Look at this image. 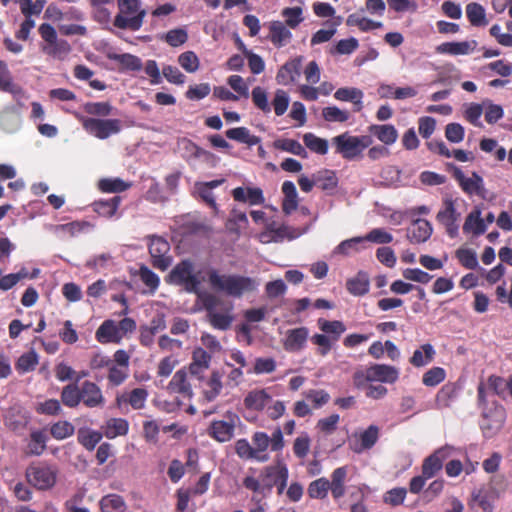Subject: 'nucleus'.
<instances>
[{
	"instance_id": "nucleus-1",
	"label": "nucleus",
	"mask_w": 512,
	"mask_h": 512,
	"mask_svg": "<svg viewBox=\"0 0 512 512\" xmlns=\"http://www.w3.org/2000/svg\"><path fill=\"white\" fill-rule=\"evenodd\" d=\"M207 275L214 290L233 298H241L246 293L254 292L260 285L257 279L238 274H220L216 269H210Z\"/></svg>"
},
{
	"instance_id": "nucleus-2",
	"label": "nucleus",
	"mask_w": 512,
	"mask_h": 512,
	"mask_svg": "<svg viewBox=\"0 0 512 512\" xmlns=\"http://www.w3.org/2000/svg\"><path fill=\"white\" fill-rule=\"evenodd\" d=\"M205 276L201 270H195L189 260L179 262L168 274L166 281L181 286L188 293H198Z\"/></svg>"
},
{
	"instance_id": "nucleus-3",
	"label": "nucleus",
	"mask_w": 512,
	"mask_h": 512,
	"mask_svg": "<svg viewBox=\"0 0 512 512\" xmlns=\"http://www.w3.org/2000/svg\"><path fill=\"white\" fill-rule=\"evenodd\" d=\"M118 13L113 25L122 30L138 31L146 15L140 0H117Z\"/></svg>"
},
{
	"instance_id": "nucleus-4",
	"label": "nucleus",
	"mask_w": 512,
	"mask_h": 512,
	"mask_svg": "<svg viewBox=\"0 0 512 512\" xmlns=\"http://www.w3.org/2000/svg\"><path fill=\"white\" fill-rule=\"evenodd\" d=\"M372 143L373 139L370 135L354 136L348 132L332 138L335 152L347 160H354L360 157L363 151Z\"/></svg>"
},
{
	"instance_id": "nucleus-5",
	"label": "nucleus",
	"mask_w": 512,
	"mask_h": 512,
	"mask_svg": "<svg viewBox=\"0 0 512 512\" xmlns=\"http://www.w3.org/2000/svg\"><path fill=\"white\" fill-rule=\"evenodd\" d=\"M462 204H464V200L446 195L443 197L441 208L436 215V220L444 226L450 238H456L459 234V221L462 216L460 206Z\"/></svg>"
},
{
	"instance_id": "nucleus-6",
	"label": "nucleus",
	"mask_w": 512,
	"mask_h": 512,
	"mask_svg": "<svg viewBox=\"0 0 512 512\" xmlns=\"http://www.w3.org/2000/svg\"><path fill=\"white\" fill-rule=\"evenodd\" d=\"M58 472L56 465L39 461L27 467L26 479L38 490H49L56 484Z\"/></svg>"
},
{
	"instance_id": "nucleus-7",
	"label": "nucleus",
	"mask_w": 512,
	"mask_h": 512,
	"mask_svg": "<svg viewBox=\"0 0 512 512\" xmlns=\"http://www.w3.org/2000/svg\"><path fill=\"white\" fill-rule=\"evenodd\" d=\"M240 423L241 419L235 412L227 411L222 419L211 421L207 434L219 443H226L234 437L235 429Z\"/></svg>"
},
{
	"instance_id": "nucleus-8",
	"label": "nucleus",
	"mask_w": 512,
	"mask_h": 512,
	"mask_svg": "<svg viewBox=\"0 0 512 512\" xmlns=\"http://www.w3.org/2000/svg\"><path fill=\"white\" fill-rule=\"evenodd\" d=\"M83 128L92 136L104 140L122 130V122L119 119H100L77 115Z\"/></svg>"
},
{
	"instance_id": "nucleus-9",
	"label": "nucleus",
	"mask_w": 512,
	"mask_h": 512,
	"mask_svg": "<svg viewBox=\"0 0 512 512\" xmlns=\"http://www.w3.org/2000/svg\"><path fill=\"white\" fill-rule=\"evenodd\" d=\"M170 244L163 237L152 236L149 243V253L155 268L165 271L172 264V256L169 254Z\"/></svg>"
},
{
	"instance_id": "nucleus-10",
	"label": "nucleus",
	"mask_w": 512,
	"mask_h": 512,
	"mask_svg": "<svg viewBox=\"0 0 512 512\" xmlns=\"http://www.w3.org/2000/svg\"><path fill=\"white\" fill-rule=\"evenodd\" d=\"M454 451L455 448L453 446L445 445L428 456L422 465V474L425 478L430 479L434 477L442 469L443 462L449 458Z\"/></svg>"
},
{
	"instance_id": "nucleus-11",
	"label": "nucleus",
	"mask_w": 512,
	"mask_h": 512,
	"mask_svg": "<svg viewBox=\"0 0 512 512\" xmlns=\"http://www.w3.org/2000/svg\"><path fill=\"white\" fill-rule=\"evenodd\" d=\"M498 494L493 487H480L471 493L469 506L471 509L479 507L483 512H493L494 502Z\"/></svg>"
},
{
	"instance_id": "nucleus-12",
	"label": "nucleus",
	"mask_w": 512,
	"mask_h": 512,
	"mask_svg": "<svg viewBox=\"0 0 512 512\" xmlns=\"http://www.w3.org/2000/svg\"><path fill=\"white\" fill-rule=\"evenodd\" d=\"M81 401L88 408L102 407L105 404L101 388L94 382L84 381L81 386Z\"/></svg>"
},
{
	"instance_id": "nucleus-13",
	"label": "nucleus",
	"mask_w": 512,
	"mask_h": 512,
	"mask_svg": "<svg viewBox=\"0 0 512 512\" xmlns=\"http://www.w3.org/2000/svg\"><path fill=\"white\" fill-rule=\"evenodd\" d=\"M287 473H289L287 465L280 460L273 465L264 467L260 472V478L265 490L270 492L281 477Z\"/></svg>"
},
{
	"instance_id": "nucleus-14",
	"label": "nucleus",
	"mask_w": 512,
	"mask_h": 512,
	"mask_svg": "<svg viewBox=\"0 0 512 512\" xmlns=\"http://www.w3.org/2000/svg\"><path fill=\"white\" fill-rule=\"evenodd\" d=\"M454 177L466 194L480 195L484 190L483 178L476 172L467 177L459 168H456Z\"/></svg>"
},
{
	"instance_id": "nucleus-15",
	"label": "nucleus",
	"mask_w": 512,
	"mask_h": 512,
	"mask_svg": "<svg viewBox=\"0 0 512 512\" xmlns=\"http://www.w3.org/2000/svg\"><path fill=\"white\" fill-rule=\"evenodd\" d=\"M371 382L395 383L399 378V370L386 364H373L368 367V376Z\"/></svg>"
},
{
	"instance_id": "nucleus-16",
	"label": "nucleus",
	"mask_w": 512,
	"mask_h": 512,
	"mask_svg": "<svg viewBox=\"0 0 512 512\" xmlns=\"http://www.w3.org/2000/svg\"><path fill=\"white\" fill-rule=\"evenodd\" d=\"M309 330L306 327L290 329L286 332L283 347L288 352H299L306 346Z\"/></svg>"
},
{
	"instance_id": "nucleus-17",
	"label": "nucleus",
	"mask_w": 512,
	"mask_h": 512,
	"mask_svg": "<svg viewBox=\"0 0 512 512\" xmlns=\"http://www.w3.org/2000/svg\"><path fill=\"white\" fill-rule=\"evenodd\" d=\"M149 393L145 388H135L116 396V404L119 408L129 404L134 410L143 409L146 405Z\"/></svg>"
},
{
	"instance_id": "nucleus-18",
	"label": "nucleus",
	"mask_w": 512,
	"mask_h": 512,
	"mask_svg": "<svg viewBox=\"0 0 512 512\" xmlns=\"http://www.w3.org/2000/svg\"><path fill=\"white\" fill-rule=\"evenodd\" d=\"M432 233V224L426 219L419 218L407 229V238L411 243L420 244L428 241Z\"/></svg>"
},
{
	"instance_id": "nucleus-19",
	"label": "nucleus",
	"mask_w": 512,
	"mask_h": 512,
	"mask_svg": "<svg viewBox=\"0 0 512 512\" xmlns=\"http://www.w3.org/2000/svg\"><path fill=\"white\" fill-rule=\"evenodd\" d=\"M268 29V39L275 47L282 48L291 42L293 37L292 32L282 21H271L268 25Z\"/></svg>"
},
{
	"instance_id": "nucleus-20",
	"label": "nucleus",
	"mask_w": 512,
	"mask_h": 512,
	"mask_svg": "<svg viewBox=\"0 0 512 512\" xmlns=\"http://www.w3.org/2000/svg\"><path fill=\"white\" fill-rule=\"evenodd\" d=\"M477 46L476 40L445 42L436 47V52L452 56L469 55L477 49Z\"/></svg>"
},
{
	"instance_id": "nucleus-21",
	"label": "nucleus",
	"mask_w": 512,
	"mask_h": 512,
	"mask_svg": "<svg viewBox=\"0 0 512 512\" xmlns=\"http://www.w3.org/2000/svg\"><path fill=\"white\" fill-rule=\"evenodd\" d=\"M303 57H296L286 62L277 72L276 80L281 85H288L296 81L301 74Z\"/></svg>"
},
{
	"instance_id": "nucleus-22",
	"label": "nucleus",
	"mask_w": 512,
	"mask_h": 512,
	"mask_svg": "<svg viewBox=\"0 0 512 512\" xmlns=\"http://www.w3.org/2000/svg\"><path fill=\"white\" fill-rule=\"evenodd\" d=\"M463 232L478 237L486 232V223L482 218V210L479 206H475L467 215L463 224Z\"/></svg>"
},
{
	"instance_id": "nucleus-23",
	"label": "nucleus",
	"mask_w": 512,
	"mask_h": 512,
	"mask_svg": "<svg viewBox=\"0 0 512 512\" xmlns=\"http://www.w3.org/2000/svg\"><path fill=\"white\" fill-rule=\"evenodd\" d=\"M232 196L238 202L250 205H260L265 201L263 191L258 187H237L233 189Z\"/></svg>"
},
{
	"instance_id": "nucleus-24",
	"label": "nucleus",
	"mask_w": 512,
	"mask_h": 512,
	"mask_svg": "<svg viewBox=\"0 0 512 512\" xmlns=\"http://www.w3.org/2000/svg\"><path fill=\"white\" fill-rule=\"evenodd\" d=\"M206 316H207V321L209 322V324L214 329H217L220 331L228 330L234 321V316H233L231 307L217 309L216 311H212V313H210L209 315H206Z\"/></svg>"
},
{
	"instance_id": "nucleus-25",
	"label": "nucleus",
	"mask_w": 512,
	"mask_h": 512,
	"mask_svg": "<svg viewBox=\"0 0 512 512\" xmlns=\"http://www.w3.org/2000/svg\"><path fill=\"white\" fill-rule=\"evenodd\" d=\"M363 97V91L356 87L339 88L334 93V98L336 100L351 102L354 105L355 112H360L363 109Z\"/></svg>"
},
{
	"instance_id": "nucleus-26",
	"label": "nucleus",
	"mask_w": 512,
	"mask_h": 512,
	"mask_svg": "<svg viewBox=\"0 0 512 512\" xmlns=\"http://www.w3.org/2000/svg\"><path fill=\"white\" fill-rule=\"evenodd\" d=\"M364 236L352 237L350 239L343 240L340 242L332 251L333 255H342L345 257L352 256L354 254L363 251L365 246Z\"/></svg>"
},
{
	"instance_id": "nucleus-27",
	"label": "nucleus",
	"mask_w": 512,
	"mask_h": 512,
	"mask_svg": "<svg viewBox=\"0 0 512 512\" xmlns=\"http://www.w3.org/2000/svg\"><path fill=\"white\" fill-rule=\"evenodd\" d=\"M358 438L359 443L355 444L353 451L356 453H362L365 450L371 449L379 439V427L376 425H370L367 429L355 434Z\"/></svg>"
},
{
	"instance_id": "nucleus-28",
	"label": "nucleus",
	"mask_w": 512,
	"mask_h": 512,
	"mask_svg": "<svg viewBox=\"0 0 512 512\" xmlns=\"http://www.w3.org/2000/svg\"><path fill=\"white\" fill-rule=\"evenodd\" d=\"M22 124L21 113L16 108H5L0 114V127L7 133L17 132Z\"/></svg>"
},
{
	"instance_id": "nucleus-29",
	"label": "nucleus",
	"mask_w": 512,
	"mask_h": 512,
	"mask_svg": "<svg viewBox=\"0 0 512 512\" xmlns=\"http://www.w3.org/2000/svg\"><path fill=\"white\" fill-rule=\"evenodd\" d=\"M107 57L117 63L121 71H139L142 68L141 59L129 53L109 52Z\"/></svg>"
},
{
	"instance_id": "nucleus-30",
	"label": "nucleus",
	"mask_w": 512,
	"mask_h": 512,
	"mask_svg": "<svg viewBox=\"0 0 512 512\" xmlns=\"http://www.w3.org/2000/svg\"><path fill=\"white\" fill-rule=\"evenodd\" d=\"M95 337L102 344L119 343L121 341L117 323L113 320H105L97 329Z\"/></svg>"
},
{
	"instance_id": "nucleus-31",
	"label": "nucleus",
	"mask_w": 512,
	"mask_h": 512,
	"mask_svg": "<svg viewBox=\"0 0 512 512\" xmlns=\"http://www.w3.org/2000/svg\"><path fill=\"white\" fill-rule=\"evenodd\" d=\"M223 182L224 179H217L209 182H197L195 183V193L211 208L217 210V204L212 190L219 187Z\"/></svg>"
},
{
	"instance_id": "nucleus-32",
	"label": "nucleus",
	"mask_w": 512,
	"mask_h": 512,
	"mask_svg": "<svg viewBox=\"0 0 512 512\" xmlns=\"http://www.w3.org/2000/svg\"><path fill=\"white\" fill-rule=\"evenodd\" d=\"M270 400L271 396L265 389H256L246 395L244 405L249 410L261 411L267 406Z\"/></svg>"
},
{
	"instance_id": "nucleus-33",
	"label": "nucleus",
	"mask_w": 512,
	"mask_h": 512,
	"mask_svg": "<svg viewBox=\"0 0 512 512\" xmlns=\"http://www.w3.org/2000/svg\"><path fill=\"white\" fill-rule=\"evenodd\" d=\"M348 474L346 466L336 468L331 474L330 490L334 499H339L345 495V482Z\"/></svg>"
},
{
	"instance_id": "nucleus-34",
	"label": "nucleus",
	"mask_w": 512,
	"mask_h": 512,
	"mask_svg": "<svg viewBox=\"0 0 512 512\" xmlns=\"http://www.w3.org/2000/svg\"><path fill=\"white\" fill-rule=\"evenodd\" d=\"M346 25L358 27L362 32H369L383 27V23L365 17L362 12L350 14L346 19Z\"/></svg>"
},
{
	"instance_id": "nucleus-35",
	"label": "nucleus",
	"mask_w": 512,
	"mask_h": 512,
	"mask_svg": "<svg viewBox=\"0 0 512 512\" xmlns=\"http://www.w3.org/2000/svg\"><path fill=\"white\" fill-rule=\"evenodd\" d=\"M168 389L174 393H180L184 397H192V388L187 380V373L184 370H178L172 377Z\"/></svg>"
},
{
	"instance_id": "nucleus-36",
	"label": "nucleus",
	"mask_w": 512,
	"mask_h": 512,
	"mask_svg": "<svg viewBox=\"0 0 512 512\" xmlns=\"http://www.w3.org/2000/svg\"><path fill=\"white\" fill-rule=\"evenodd\" d=\"M282 192L284 199L282 202V209L285 214H291L298 207V194L295 184L291 181H285L282 184Z\"/></svg>"
},
{
	"instance_id": "nucleus-37",
	"label": "nucleus",
	"mask_w": 512,
	"mask_h": 512,
	"mask_svg": "<svg viewBox=\"0 0 512 512\" xmlns=\"http://www.w3.org/2000/svg\"><path fill=\"white\" fill-rule=\"evenodd\" d=\"M369 132L377 137L379 141L384 143L385 145H392L396 142L398 138V132L393 125L384 124V125H371L369 127Z\"/></svg>"
},
{
	"instance_id": "nucleus-38",
	"label": "nucleus",
	"mask_w": 512,
	"mask_h": 512,
	"mask_svg": "<svg viewBox=\"0 0 512 512\" xmlns=\"http://www.w3.org/2000/svg\"><path fill=\"white\" fill-rule=\"evenodd\" d=\"M227 138L237 141L248 146L257 145L260 142V138L250 133L246 127L231 128L226 131Z\"/></svg>"
},
{
	"instance_id": "nucleus-39",
	"label": "nucleus",
	"mask_w": 512,
	"mask_h": 512,
	"mask_svg": "<svg viewBox=\"0 0 512 512\" xmlns=\"http://www.w3.org/2000/svg\"><path fill=\"white\" fill-rule=\"evenodd\" d=\"M281 16L289 29H296L305 20L304 10L300 6L283 8Z\"/></svg>"
},
{
	"instance_id": "nucleus-40",
	"label": "nucleus",
	"mask_w": 512,
	"mask_h": 512,
	"mask_svg": "<svg viewBox=\"0 0 512 512\" xmlns=\"http://www.w3.org/2000/svg\"><path fill=\"white\" fill-rule=\"evenodd\" d=\"M129 429L127 420L122 418H111L104 426V435L108 439H114L118 436L126 435Z\"/></svg>"
},
{
	"instance_id": "nucleus-41",
	"label": "nucleus",
	"mask_w": 512,
	"mask_h": 512,
	"mask_svg": "<svg viewBox=\"0 0 512 512\" xmlns=\"http://www.w3.org/2000/svg\"><path fill=\"white\" fill-rule=\"evenodd\" d=\"M47 435L41 430L32 431L26 454L40 456L46 449Z\"/></svg>"
},
{
	"instance_id": "nucleus-42",
	"label": "nucleus",
	"mask_w": 512,
	"mask_h": 512,
	"mask_svg": "<svg viewBox=\"0 0 512 512\" xmlns=\"http://www.w3.org/2000/svg\"><path fill=\"white\" fill-rule=\"evenodd\" d=\"M223 388L221 375L218 371H213L206 382L203 394L207 401L215 400L221 393Z\"/></svg>"
},
{
	"instance_id": "nucleus-43",
	"label": "nucleus",
	"mask_w": 512,
	"mask_h": 512,
	"mask_svg": "<svg viewBox=\"0 0 512 512\" xmlns=\"http://www.w3.org/2000/svg\"><path fill=\"white\" fill-rule=\"evenodd\" d=\"M61 401L69 408L77 407L82 402L80 387L76 383L64 386L61 392Z\"/></svg>"
},
{
	"instance_id": "nucleus-44",
	"label": "nucleus",
	"mask_w": 512,
	"mask_h": 512,
	"mask_svg": "<svg viewBox=\"0 0 512 512\" xmlns=\"http://www.w3.org/2000/svg\"><path fill=\"white\" fill-rule=\"evenodd\" d=\"M369 279L365 273L359 272L357 276L349 279L346 283L347 290L355 295L361 296L369 291Z\"/></svg>"
},
{
	"instance_id": "nucleus-45",
	"label": "nucleus",
	"mask_w": 512,
	"mask_h": 512,
	"mask_svg": "<svg viewBox=\"0 0 512 512\" xmlns=\"http://www.w3.org/2000/svg\"><path fill=\"white\" fill-rule=\"evenodd\" d=\"M39 363V356L34 350H30L22 354L16 364L15 369L20 374H25L33 371Z\"/></svg>"
},
{
	"instance_id": "nucleus-46",
	"label": "nucleus",
	"mask_w": 512,
	"mask_h": 512,
	"mask_svg": "<svg viewBox=\"0 0 512 512\" xmlns=\"http://www.w3.org/2000/svg\"><path fill=\"white\" fill-rule=\"evenodd\" d=\"M435 355V350L431 344H424L419 349L415 350L410 363L415 367H422L429 364Z\"/></svg>"
},
{
	"instance_id": "nucleus-47",
	"label": "nucleus",
	"mask_w": 512,
	"mask_h": 512,
	"mask_svg": "<svg viewBox=\"0 0 512 512\" xmlns=\"http://www.w3.org/2000/svg\"><path fill=\"white\" fill-rule=\"evenodd\" d=\"M120 202L121 198L119 196H114L108 200H99L94 203V211L100 216L110 218L115 215Z\"/></svg>"
},
{
	"instance_id": "nucleus-48",
	"label": "nucleus",
	"mask_w": 512,
	"mask_h": 512,
	"mask_svg": "<svg viewBox=\"0 0 512 512\" xmlns=\"http://www.w3.org/2000/svg\"><path fill=\"white\" fill-rule=\"evenodd\" d=\"M495 418L490 420L487 416H485L484 420L481 423V428L487 437H491L493 434L498 432L504 423V411L502 409H497L494 412Z\"/></svg>"
},
{
	"instance_id": "nucleus-49",
	"label": "nucleus",
	"mask_w": 512,
	"mask_h": 512,
	"mask_svg": "<svg viewBox=\"0 0 512 512\" xmlns=\"http://www.w3.org/2000/svg\"><path fill=\"white\" fill-rule=\"evenodd\" d=\"M131 187V183L120 178H103L98 182V188L104 193H119Z\"/></svg>"
},
{
	"instance_id": "nucleus-50",
	"label": "nucleus",
	"mask_w": 512,
	"mask_h": 512,
	"mask_svg": "<svg viewBox=\"0 0 512 512\" xmlns=\"http://www.w3.org/2000/svg\"><path fill=\"white\" fill-rule=\"evenodd\" d=\"M102 512H125L126 505L123 498L117 494H109L100 500Z\"/></svg>"
},
{
	"instance_id": "nucleus-51",
	"label": "nucleus",
	"mask_w": 512,
	"mask_h": 512,
	"mask_svg": "<svg viewBox=\"0 0 512 512\" xmlns=\"http://www.w3.org/2000/svg\"><path fill=\"white\" fill-rule=\"evenodd\" d=\"M236 454L242 459H254L258 462H267L270 457L256 456L253 446L246 439H239L235 443Z\"/></svg>"
},
{
	"instance_id": "nucleus-52",
	"label": "nucleus",
	"mask_w": 512,
	"mask_h": 512,
	"mask_svg": "<svg viewBox=\"0 0 512 512\" xmlns=\"http://www.w3.org/2000/svg\"><path fill=\"white\" fill-rule=\"evenodd\" d=\"M330 490V482L327 478L321 477L312 481L307 489L308 496L312 499H324Z\"/></svg>"
},
{
	"instance_id": "nucleus-53",
	"label": "nucleus",
	"mask_w": 512,
	"mask_h": 512,
	"mask_svg": "<svg viewBox=\"0 0 512 512\" xmlns=\"http://www.w3.org/2000/svg\"><path fill=\"white\" fill-rule=\"evenodd\" d=\"M161 39L164 40L171 47H179L187 42L188 31L185 27L171 29L165 34H163L161 36Z\"/></svg>"
},
{
	"instance_id": "nucleus-54",
	"label": "nucleus",
	"mask_w": 512,
	"mask_h": 512,
	"mask_svg": "<svg viewBox=\"0 0 512 512\" xmlns=\"http://www.w3.org/2000/svg\"><path fill=\"white\" fill-rule=\"evenodd\" d=\"M275 147L296 156L307 158L308 153L302 144L294 139H280L275 142Z\"/></svg>"
},
{
	"instance_id": "nucleus-55",
	"label": "nucleus",
	"mask_w": 512,
	"mask_h": 512,
	"mask_svg": "<svg viewBox=\"0 0 512 512\" xmlns=\"http://www.w3.org/2000/svg\"><path fill=\"white\" fill-rule=\"evenodd\" d=\"M211 356L203 349L197 348L193 352V362L190 365L192 374H199L209 367Z\"/></svg>"
},
{
	"instance_id": "nucleus-56",
	"label": "nucleus",
	"mask_w": 512,
	"mask_h": 512,
	"mask_svg": "<svg viewBox=\"0 0 512 512\" xmlns=\"http://www.w3.org/2000/svg\"><path fill=\"white\" fill-rule=\"evenodd\" d=\"M318 326L325 334L330 335L334 341H337L346 330L343 322L338 320L328 321L320 318Z\"/></svg>"
},
{
	"instance_id": "nucleus-57",
	"label": "nucleus",
	"mask_w": 512,
	"mask_h": 512,
	"mask_svg": "<svg viewBox=\"0 0 512 512\" xmlns=\"http://www.w3.org/2000/svg\"><path fill=\"white\" fill-rule=\"evenodd\" d=\"M303 142L308 149L317 154L325 155L328 152L327 140L320 138L313 133L304 134Z\"/></svg>"
},
{
	"instance_id": "nucleus-58",
	"label": "nucleus",
	"mask_w": 512,
	"mask_h": 512,
	"mask_svg": "<svg viewBox=\"0 0 512 512\" xmlns=\"http://www.w3.org/2000/svg\"><path fill=\"white\" fill-rule=\"evenodd\" d=\"M316 185L324 191H332L337 187L338 180L333 171L322 170L315 173Z\"/></svg>"
},
{
	"instance_id": "nucleus-59",
	"label": "nucleus",
	"mask_w": 512,
	"mask_h": 512,
	"mask_svg": "<svg viewBox=\"0 0 512 512\" xmlns=\"http://www.w3.org/2000/svg\"><path fill=\"white\" fill-rule=\"evenodd\" d=\"M466 14L473 26H485L487 24L485 9L478 3H470L466 6Z\"/></svg>"
},
{
	"instance_id": "nucleus-60",
	"label": "nucleus",
	"mask_w": 512,
	"mask_h": 512,
	"mask_svg": "<svg viewBox=\"0 0 512 512\" xmlns=\"http://www.w3.org/2000/svg\"><path fill=\"white\" fill-rule=\"evenodd\" d=\"M456 396L457 388L455 384H445L436 395V404L440 408H446L450 406Z\"/></svg>"
},
{
	"instance_id": "nucleus-61",
	"label": "nucleus",
	"mask_w": 512,
	"mask_h": 512,
	"mask_svg": "<svg viewBox=\"0 0 512 512\" xmlns=\"http://www.w3.org/2000/svg\"><path fill=\"white\" fill-rule=\"evenodd\" d=\"M101 439L102 434L100 432L91 429H79L78 431V441L87 450H93Z\"/></svg>"
},
{
	"instance_id": "nucleus-62",
	"label": "nucleus",
	"mask_w": 512,
	"mask_h": 512,
	"mask_svg": "<svg viewBox=\"0 0 512 512\" xmlns=\"http://www.w3.org/2000/svg\"><path fill=\"white\" fill-rule=\"evenodd\" d=\"M70 51L71 46L66 40L57 39L55 42L44 47V53L58 59L65 58Z\"/></svg>"
},
{
	"instance_id": "nucleus-63",
	"label": "nucleus",
	"mask_w": 512,
	"mask_h": 512,
	"mask_svg": "<svg viewBox=\"0 0 512 512\" xmlns=\"http://www.w3.org/2000/svg\"><path fill=\"white\" fill-rule=\"evenodd\" d=\"M140 280L148 288L150 294H154L160 284L159 276L146 266H141L138 272Z\"/></svg>"
},
{
	"instance_id": "nucleus-64",
	"label": "nucleus",
	"mask_w": 512,
	"mask_h": 512,
	"mask_svg": "<svg viewBox=\"0 0 512 512\" xmlns=\"http://www.w3.org/2000/svg\"><path fill=\"white\" fill-rule=\"evenodd\" d=\"M485 120L489 124H494L504 116L502 106L494 104L491 100H483Z\"/></svg>"
}]
</instances>
